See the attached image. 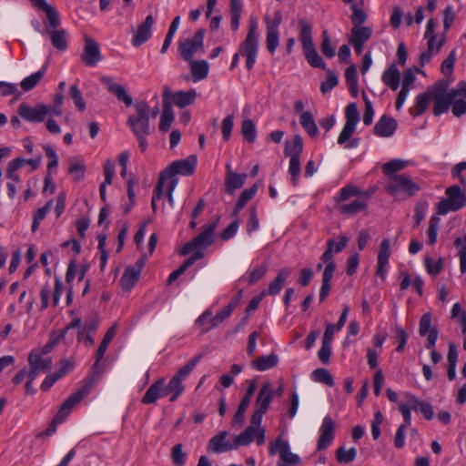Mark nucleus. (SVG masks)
<instances>
[{
	"label": "nucleus",
	"instance_id": "obj_1",
	"mask_svg": "<svg viewBox=\"0 0 466 466\" xmlns=\"http://www.w3.org/2000/svg\"><path fill=\"white\" fill-rule=\"evenodd\" d=\"M39 10L46 14V20L44 21L45 33L50 35L53 46L59 51H66L67 48V33L65 29H57L61 24L58 12L50 5H47Z\"/></svg>",
	"mask_w": 466,
	"mask_h": 466
},
{
	"label": "nucleus",
	"instance_id": "obj_2",
	"mask_svg": "<svg viewBox=\"0 0 466 466\" xmlns=\"http://www.w3.org/2000/svg\"><path fill=\"white\" fill-rule=\"evenodd\" d=\"M259 45V33L258 31V22L251 17L248 26V32L239 46V53L246 57V66L251 70L256 64Z\"/></svg>",
	"mask_w": 466,
	"mask_h": 466
},
{
	"label": "nucleus",
	"instance_id": "obj_3",
	"mask_svg": "<svg viewBox=\"0 0 466 466\" xmlns=\"http://www.w3.org/2000/svg\"><path fill=\"white\" fill-rule=\"evenodd\" d=\"M446 198L441 199L437 205V213L444 216L449 212H456L466 204V194L461 188L453 185L446 188Z\"/></svg>",
	"mask_w": 466,
	"mask_h": 466
},
{
	"label": "nucleus",
	"instance_id": "obj_4",
	"mask_svg": "<svg viewBox=\"0 0 466 466\" xmlns=\"http://www.w3.org/2000/svg\"><path fill=\"white\" fill-rule=\"evenodd\" d=\"M136 113L127 117V126L134 135L150 134V107L145 101H137L135 106Z\"/></svg>",
	"mask_w": 466,
	"mask_h": 466
},
{
	"label": "nucleus",
	"instance_id": "obj_5",
	"mask_svg": "<svg viewBox=\"0 0 466 466\" xmlns=\"http://www.w3.org/2000/svg\"><path fill=\"white\" fill-rule=\"evenodd\" d=\"M385 189L393 197L403 194L410 198L420 190V186L413 181L410 176L403 174L394 176L390 180H388Z\"/></svg>",
	"mask_w": 466,
	"mask_h": 466
},
{
	"label": "nucleus",
	"instance_id": "obj_6",
	"mask_svg": "<svg viewBox=\"0 0 466 466\" xmlns=\"http://www.w3.org/2000/svg\"><path fill=\"white\" fill-rule=\"evenodd\" d=\"M218 218L202 228V231L191 241L187 242L180 250L182 256H186L195 248L206 249L211 246L215 240L214 232L218 224Z\"/></svg>",
	"mask_w": 466,
	"mask_h": 466
},
{
	"label": "nucleus",
	"instance_id": "obj_7",
	"mask_svg": "<svg viewBox=\"0 0 466 466\" xmlns=\"http://www.w3.org/2000/svg\"><path fill=\"white\" fill-rule=\"evenodd\" d=\"M268 451L270 455L279 454L278 466H296L300 463L299 456L292 453L289 442L280 438L270 443Z\"/></svg>",
	"mask_w": 466,
	"mask_h": 466
},
{
	"label": "nucleus",
	"instance_id": "obj_8",
	"mask_svg": "<svg viewBox=\"0 0 466 466\" xmlns=\"http://www.w3.org/2000/svg\"><path fill=\"white\" fill-rule=\"evenodd\" d=\"M267 29L266 44L270 54H274L279 43V27L282 23V13L279 10L274 12V16H264Z\"/></svg>",
	"mask_w": 466,
	"mask_h": 466
},
{
	"label": "nucleus",
	"instance_id": "obj_9",
	"mask_svg": "<svg viewBox=\"0 0 466 466\" xmlns=\"http://www.w3.org/2000/svg\"><path fill=\"white\" fill-rule=\"evenodd\" d=\"M431 97L434 100L432 113L435 116H441L446 113L451 106L454 98L451 92L446 90V85L437 84L431 88Z\"/></svg>",
	"mask_w": 466,
	"mask_h": 466
},
{
	"label": "nucleus",
	"instance_id": "obj_10",
	"mask_svg": "<svg viewBox=\"0 0 466 466\" xmlns=\"http://www.w3.org/2000/svg\"><path fill=\"white\" fill-rule=\"evenodd\" d=\"M204 36L205 29L200 28L195 33L192 38L180 43L178 50L184 60L191 61L198 50L204 52Z\"/></svg>",
	"mask_w": 466,
	"mask_h": 466
},
{
	"label": "nucleus",
	"instance_id": "obj_11",
	"mask_svg": "<svg viewBox=\"0 0 466 466\" xmlns=\"http://www.w3.org/2000/svg\"><path fill=\"white\" fill-rule=\"evenodd\" d=\"M197 167V157L190 155L185 159L173 161L164 171V176L167 177L176 175L190 176L195 172Z\"/></svg>",
	"mask_w": 466,
	"mask_h": 466
},
{
	"label": "nucleus",
	"instance_id": "obj_12",
	"mask_svg": "<svg viewBox=\"0 0 466 466\" xmlns=\"http://www.w3.org/2000/svg\"><path fill=\"white\" fill-rule=\"evenodd\" d=\"M50 111V107L45 104H37L31 106L26 103H22L18 107L19 116L32 123L43 122Z\"/></svg>",
	"mask_w": 466,
	"mask_h": 466
},
{
	"label": "nucleus",
	"instance_id": "obj_13",
	"mask_svg": "<svg viewBox=\"0 0 466 466\" xmlns=\"http://www.w3.org/2000/svg\"><path fill=\"white\" fill-rule=\"evenodd\" d=\"M335 438V422L329 415L325 416L319 427L317 451L326 450Z\"/></svg>",
	"mask_w": 466,
	"mask_h": 466
},
{
	"label": "nucleus",
	"instance_id": "obj_14",
	"mask_svg": "<svg viewBox=\"0 0 466 466\" xmlns=\"http://www.w3.org/2000/svg\"><path fill=\"white\" fill-rule=\"evenodd\" d=\"M171 95V89L166 86L163 88V110L160 116L159 130L161 132H167L169 130L174 121V112L172 110L171 102L169 97Z\"/></svg>",
	"mask_w": 466,
	"mask_h": 466
},
{
	"label": "nucleus",
	"instance_id": "obj_15",
	"mask_svg": "<svg viewBox=\"0 0 466 466\" xmlns=\"http://www.w3.org/2000/svg\"><path fill=\"white\" fill-rule=\"evenodd\" d=\"M81 58L87 66H95L102 60L99 45L93 38L87 36L85 38Z\"/></svg>",
	"mask_w": 466,
	"mask_h": 466
},
{
	"label": "nucleus",
	"instance_id": "obj_16",
	"mask_svg": "<svg viewBox=\"0 0 466 466\" xmlns=\"http://www.w3.org/2000/svg\"><path fill=\"white\" fill-rule=\"evenodd\" d=\"M88 388L84 387L77 390L73 395L69 396L60 406L57 413L55 415L56 420L64 421L65 419L71 413L73 408L79 403L83 398L87 394Z\"/></svg>",
	"mask_w": 466,
	"mask_h": 466
},
{
	"label": "nucleus",
	"instance_id": "obj_17",
	"mask_svg": "<svg viewBox=\"0 0 466 466\" xmlns=\"http://www.w3.org/2000/svg\"><path fill=\"white\" fill-rule=\"evenodd\" d=\"M100 82L106 87L109 93L116 96L119 101L126 105V106H132V96L127 94L126 88L123 86L114 82L112 77L102 76L100 77Z\"/></svg>",
	"mask_w": 466,
	"mask_h": 466
},
{
	"label": "nucleus",
	"instance_id": "obj_18",
	"mask_svg": "<svg viewBox=\"0 0 466 466\" xmlns=\"http://www.w3.org/2000/svg\"><path fill=\"white\" fill-rule=\"evenodd\" d=\"M155 24V19L152 15H148L145 21L141 23L132 37V45L136 47L140 46L146 43L152 35V27Z\"/></svg>",
	"mask_w": 466,
	"mask_h": 466
},
{
	"label": "nucleus",
	"instance_id": "obj_19",
	"mask_svg": "<svg viewBox=\"0 0 466 466\" xmlns=\"http://www.w3.org/2000/svg\"><path fill=\"white\" fill-rule=\"evenodd\" d=\"M398 123L395 118L383 115L375 124L373 132L379 137H390L395 133Z\"/></svg>",
	"mask_w": 466,
	"mask_h": 466
},
{
	"label": "nucleus",
	"instance_id": "obj_20",
	"mask_svg": "<svg viewBox=\"0 0 466 466\" xmlns=\"http://www.w3.org/2000/svg\"><path fill=\"white\" fill-rule=\"evenodd\" d=\"M225 189L229 195H233L235 191L243 187L247 175L238 174L231 169L230 164L226 165Z\"/></svg>",
	"mask_w": 466,
	"mask_h": 466
},
{
	"label": "nucleus",
	"instance_id": "obj_21",
	"mask_svg": "<svg viewBox=\"0 0 466 466\" xmlns=\"http://www.w3.org/2000/svg\"><path fill=\"white\" fill-rule=\"evenodd\" d=\"M165 379L160 378L156 380L144 394L141 402L143 404H153L159 398L167 396V392L164 390Z\"/></svg>",
	"mask_w": 466,
	"mask_h": 466
},
{
	"label": "nucleus",
	"instance_id": "obj_22",
	"mask_svg": "<svg viewBox=\"0 0 466 466\" xmlns=\"http://www.w3.org/2000/svg\"><path fill=\"white\" fill-rule=\"evenodd\" d=\"M228 432L221 431L213 436L208 445V450L215 453H222L234 449V445L227 441Z\"/></svg>",
	"mask_w": 466,
	"mask_h": 466
},
{
	"label": "nucleus",
	"instance_id": "obj_23",
	"mask_svg": "<svg viewBox=\"0 0 466 466\" xmlns=\"http://www.w3.org/2000/svg\"><path fill=\"white\" fill-rule=\"evenodd\" d=\"M390 256V240L389 238H384L380 245L378 253V261H377V275L380 277H384L386 272V267L389 263V258Z\"/></svg>",
	"mask_w": 466,
	"mask_h": 466
},
{
	"label": "nucleus",
	"instance_id": "obj_24",
	"mask_svg": "<svg viewBox=\"0 0 466 466\" xmlns=\"http://www.w3.org/2000/svg\"><path fill=\"white\" fill-rule=\"evenodd\" d=\"M30 367L42 372L51 368L52 359L39 350H32L28 356Z\"/></svg>",
	"mask_w": 466,
	"mask_h": 466
},
{
	"label": "nucleus",
	"instance_id": "obj_25",
	"mask_svg": "<svg viewBox=\"0 0 466 466\" xmlns=\"http://www.w3.org/2000/svg\"><path fill=\"white\" fill-rule=\"evenodd\" d=\"M274 397V392L271 390V385L269 382L264 383L257 396L255 407L257 410L267 412L271 400Z\"/></svg>",
	"mask_w": 466,
	"mask_h": 466
},
{
	"label": "nucleus",
	"instance_id": "obj_26",
	"mask_svg": "<svg viewBox=\"0 0 466 466\" xmlns=\"http://www.w3.org/2000/svg\"><path fill=\"white\" fill-rule=\"evenodd\" d=\"M291 274V268L289 267L282 268L279 270L277 277L269 283L266 294L275 296L279 294L284 287L287 279Z\"/></svg>",
	"mask_w": 466,
	"mask_h": 466
},
{
	"label": "nucleus",
	"instance_id": "obj_27",
	"mask_svg": "<svg viewBox=\"0 0 466 466\" xmlns=\"http://www.w3.org/2000/svg\"><path fill=\"white\" fill-rule=\"evenodd\" d=\"M348 238L346 236L339 237V242L335 243L333 239H329L327 241V248L321 256V260L326 263V265L329 263H334L333 258V250L335 248L336 253L341 252L348 244Z\"/></svg>",
	"mask_w": 466,
	"mask_h": 466
},
{
	"label": "nucleus",
	"instance_id": "obj_28",
	"mask_svg": "<svg viewBox=\"0 0 466 466\" xmlns=\"http://www.w3.org/2000/svg\"><path fill=\"white\" fill-rule=\"evenodd\" d=\"M100 319L97 314H92L86 318L83 327L86 331V337L84 339V344L86 347H91L94 345L95 339L93 338L94 334L96 332Z\"/></svg>",
	"mask_w": 466,
	"mask_h": 466
},
{
	"label": "nucleus",
	"instance_id": "obj_29",
	"mask_svg": "<svg viewBox=\"0 0 466 466\" xmlns=\"http://www.w3.org/2000/svg\"><path fill=\"white\" fill-rule=\"evenodd\" d=\"M197 97V92L195 89H190L188 91H177L175 93L171 92L169 101L172 104H175L178 107H186L191 104H193Z\"/></svg>",
	"mask_w": 466,
	"mask_h": 466
},
{
	"label": "nucleus",
	"instance_id": "obj_30",
	"mask_svg": "<svg viewBox=\"0 0 466 466\" xmlns=\"http://www.w3.org/2000/svg\"><path fill=\"white\" fill-rule=\"evenodd\" d=\"M407 397L412 410L421 412L426 420H430L433 418V407L430 402L420 400L412 394H407Z\"/></svg>",
	"mask_w": 466,
	"mask_h": 466
},
{
	"label": "nucleus",
	"instance_id": "obj_31",
	"mask_svg": "<svg viewBox=\"0 0 466 466\" xmlns=\"http://www.w3.org/2000/svg\"><path fill=\"white\" fill-rule=\"evenodd\" d=\"M409 165V161L395 158L387 163H384L381 167L382 172L390 180L394 176H400V171L406 168Z\"/></svg>",
	"mask_w": 466,
	"mask_h": 466
},
{
	"label": "nucleus",
	"instance_id": "obj_32",
	"mask_svg": "<svg viewBox=\"0 0 466 466\" xmlns=\"http://www.w3.org/2000/svg\"><path fill=\"white\" fill-rule=\"evenodd\" d=\"M382 82L391 90L396 91L400 86V73L395 64H392L384 71L381 76Z\"/></svg>",
	"mask_w": 466,
	"mask_h": 466
},
{
	"label": "nucleus",
	"instance_id": "obj_33",
	"mask_svg": "<svg viewBox=\"0 0 466 466\" xmlns=\"http://www.w3.org/2000/svg\"><path fill=\"white\" fill-rule=\"evenodd\" d=\"M279 358L276 354L259 356L250 363L251 367L258 371H264L277 366Z\"/></svg>",
	"mask_w": 466,
	"mask_h": 466
},
{
	"label": "nucleus",
	"instance_id": "obj_34",
	"mask_svg": "<svg viewBox=\"0 0 466 466\" xmlns=\"http://www.w3.org/2000/svg\"><path fill=\"white\" fill-rule=\"evenodd\" d=\"M299 40L302 44L303 50L315 46L312 41V27L304 19L299 21Z\"/></svg>",
	"mask_w": 466,
	"mask_h": 466
},
{
	"label": "nucleus",
	"instance_id": "obj_35",
	"mask_svg": "<svg viewBox=\"0 0 466 466\" xmlns=\"http://www.w3.org/2000/svg\"><path fill=\"white\" fill-rule=\"evenodd\" d=\"M105 181L100 185L99 192L101 200L106 201V186L111 185L115 175V166L110 159H107L104 165Z\"/></svg>",
	"mask_w": 466,
	"mask_h": 466
},
{
	"label": "nucleus",
	"instance_id": "obj_36",
	"mask_svg": "<svg viewBox=\"0 0 466 466\" xmlns=\"http://www.w3.org/2000/svg\"><path fill=\"white\" fill-rule=\"evenodd\" d=\"M139 269H133V268L127 267L120 279L121 287L126 291H130L139 279Z\"/></svg>",
	"mask_w": 466,
	"mask_h": 466
},
{
	"label": "nucleus",
	"instance_id": "obj_37",
	"mask_svg": "<svg viewBox=\"0 0 466 466\" xmlns=\"http://www.w3.org/2000/svg\"><path fill=\"white\" fill-rule=\"evenodd\" d=\"M190 71L195 82L200 81L206 78L208 75V64L206 60L196 61L191 59Z\"/></svg>",
	"mask_w": 466,
	"mask_h": 466
},
{
	"label": "nucleus",
	"instance_id": "obj_38",
	"mask_svg": "<svg viewBox=\"0 0 466 466\" xmlns=\"http://www.w3.org/2000/svg\"><path fill=\"white\" fill-rule=\"evenodd\" d=\"M303 151V140L299 135H295L293 140L286 141L284 153L286 156L292 157H300Z\"/></svg>",
	"mask_w": 466,
	"mask_h": 466
},
{
	"label": "nucleus",
	"instance_id": "obj_39",
	"mask_svg": "<svg viewBox=\"0 0 466 466\" xmlns=\"http://www.w3.org/2000/svg\"><path fill=\"white\" fill-rule=\"evenodd\" d=\"M372 31L368 26L352 27L350 44H365L371 36Z\"/></svg>",
	"mask_w": 466,
	"mask_h": 466
},
{
	"label": "nucleus",
	"instance_id": "obj_40",
	"mask_svg": "<svg viewBox=\"0 0 466 466\" xmlns=\"http://www.w3.org/2000/svg\"><path fill=\"white\" fill-rule=\"evenodd\" d=\"M299 123L309 137H315L318 136L319 129L313 116L309 111H306L301 114Z\"/></svg>",
	"mask_w": 466,
	"mask_h": 466
},
{
	"label": "nucleus",
	"instance_id": "obj_41",
	"mask_svg": "<svg viewBox=\"0 0 466 466\" xmlns=\"http://www.w3.org/2000/svg\"><path fill=\"white\" fill-rule=\"evenodd\" d=\"M438 336H439V331L437 329V328H433L428 338H427V341L425 343V347L428 349V350H431V361L434 363V364H437L439 363L441 360V354L439 353L436 350H435V346H436V341L438 339Z\"/></svg>",
	"mask_w": 466,
	"mask_h": 466
},
{
	"label": "nucleus",
	"instance_id": "obj_42",
	"mask_svg": "<svg viewBox=\"0 0 466 466\" xmlns=\"http://www.w3.org/2000/svg\"><path fill=\"white\" fill-rule=\"evenodd\" d=\"M184 385L182 380L178 378L172 377L167 386L164 385V390L167 392V395L171 394L169 399L170 401H175L184 391Z\"/></svg>",
	"mask_w": 466,
	"mask_h": 466
},
{
	"label": "nucleus",
	"instance_id": "obj_43",
	"mask_svg": "<svg viewBox=\"0 0 466 466\" xmlns=\"http://www.w3.org/2000/svg\"><path fill=\"white\" fill-rule=\"evenodd\" d=\"M431 98H432L431 89L429 92L420 94L416 96L413 111L411 113L413 116H419L426 111Z\"/></svg>",
	"mask_w": 466,
	"mask_h": 466
},
{
	"label": "nucleus",
	"instance_id": "obj_44",
	"mask_svg": "<svg viewBox=\"0 0 466 466\" xmlns=\"http://www.w3.org/2000/svg\"><path fill=\"white\" fill-rule=\"evenodd\" d=\"M258 188V184H254L251 187L244 189L241 192L234 208L235 215L238 214V212L246 206V204L254 198Z\"/></svg>",
	"mask_w": 466,
	"mask_h": 466
},
{
	"label": "nucleus",
	"instance_id": "obj_45",
	"mask_svg": "<svg viewBox=\"0 0 466 466\" xmlns=\"http://www.w3.org/2000/svg\"><path fill=\"white\" fill-rule=\"evenodd\" d=\"M238 304V299L234 298L232 300L228 303L227 307H225L222 310H220L216 316L212 317L210 319V322L212 323V326H218L221 324L226 319H228L237 305Z\"/></svg>",
	"mask_w": 466,
	"mask_h": 466
},
{
	"label": "nucleus",
	"instance_id": "obj_46",
	"mask_svg": "<svg viewBox=\"0 0 466 466\" xmlns=\"http://www.w3.org/2000/svg\"><path fill=\"white\" fill-rule=\"evenodd\" d=\"M256 428L253 426H248L246 430H244L239 435L235 438L234 449H237L238 446H247L250 444L255 436Z\"/></svg>",
	"mask_w": 466,
	"mask_h": 466
},
{
	"label": "nucleus",
	"instance_id": "obj_47",
	"mask_svg": "<svg viewBox=\"0 0 466 466\" xmlns=\"http://www.w3.org/2000/svg\"><path fill=\"white\" fill-rule=\"evenodd\" d=\"M303 51L306 60L312 67L325 69L326 64L317 52L315 46Z\"/></svg>",
	"mask_w": 466,
	"mask_h": 466
},
{
	"label": "nucleus",
	"instance_id": "obj_48",
	"mask_svg": "<svg viewBox=\"0 0 466 466\" xmlns=\"http://www.w3.org/2000/svg\"><path fill=\"white\" fill-rule=\"evenodd\" d=\"M367 208V203L361 200H354L339 207V212L344 215L353 216Z\"/></svg>",
	"mask_w": 466,
	"mask_h": 466
},
{
	"label": "nucleus",
	"instance_id": "obj_49",
	"mask_svg": "<svg viewBox=\"0 0 466 466\" xmlns=\"http://www.w3.org/2000/svg\"><path fill=\"white\" fill-rule=\"evenodd\" d=\"M311 378L316 382L323 383L329 387L334 386L333 377L330 372L324 368L316 369L312 372Z\"/></svg>",
	"mask_w": 466,
	"mask_h": 466
},
{
	"label": "nucleus",
	"instance_id": "obj_50",
	"mask_svg": "<svg viewBox=\"0 0 466 466\" xmlns=\"http://www.w3.org/2000/svg\"><path fill=\"white\" fill-rule=\"evenodd\" d=\"M116 333V325H113L106 333L103 340L101 341L97 350H96V356L98 360H102L109 343L113 340L114 337Z\"/></svg>",
	"mask_w": 466,
	"mask_h": 466
},
{
	"label": "nucleus",
	"instance_id": "obj_51",
	"mask_svg": "<svg viewBox=\"0 0 466 466\" xmlns=\"http://www.w3.org/2000/svg\"><path fill=\"white\" fill-rule=\"evenodd\" d=\"M25 163V159L18 157L15 159H13L7 168V177L11 179V182L18 183L20 182V177L17 174V170L22 167Z\"/></svg>",
	"mask_w": 466,
	"mask_h": 466
},
{
	"label": "nucleus",
	"instance_id": "obj_52",
	"mask_svg": "<svg viewBox=\"0 0 466 466\" xmlns=\"http://www.w3.org/2000/svg\"><path fill=\"white\" fill-rule=\"evenodd\" d=\"M171 460L175 466H184L187 462V453L183 451V445L177 443L171 449Z\"/></svg>",
	"mask_w": 466,
	"mask_h": 466
},
{
	"label": "nucleus",
	"instance_id": "obj_53",
	"mask_svg": "<svg viewBox=\"0 0 466 466\" xmlns=\"http://www.w3.org/2000/svg\"><path fill=\"white\" fill-rule=\"evenodd\" d=\"M241 134L248 143H254L257 137L255 124L251 119H246L241 125Z\"/></svg>",
	"mask_w": 466,
	"mask_h": 466
},
{
	"label": "nucleus",
	"instance_id": "obj_54",
	"mask_svg": "<svg viewBox=\"0 0 466 466\" xmlns=\"http://www.w3.org/2000/svg\"><path fill=\"white\" fill-rule=\"evenodd\" d=\"M357 455V449L352 447L346 450L344 447H339L336 451V459L339 463H350L353 461Z\"/></svg>",
	"mask_w": 466,
	"mask_h": 466
},
{
	"label": "nucleus",
	"instance_id": "obj_55",
	"mask_svg": "<svg viewBox=\"0 0 466 466\" xmlns=\"http://www.w3.org/2000/svg\"><path fill=\"white\" fill-rule=\"evenodd\" d=\"M52 200H49L46 202V204L38 208L35 214H34V220H33V224H32V231L33 232H35L38 228H39V225H40V222L45 219L46 214L51 210L52 208Z\"/></svg>",
	"mask_w": 466,
	"mask_h": 466
},
{
	"label": "nucleus",
	"instance_id": "obj_56",
	"mask_svg": "<svg viewBox=\"0 0 466 466\" xmlns=\"http://www.w3.org/2000/svg\"><path fill=\"white\" fill-rule=\"evenodd\" d=\"M345 118V124L357 127V124L360 121V113L358 110V106L355 103H350L346 106Z\"/></svg>",
	"mask_w": 466,
	"mask_h": 466
},
{
	"label": "nucleus",
	"instance_id": "obj_57",
	"mask_svg": "<svg viewBox=\"0 0 466 466\" xmlns=\"http://www.w3.org/2000/svg\"><path fill=\"white\" fill-rule=\"evenodd\" d=\"M201 359V355H198L194 357L192 360H190L187 364H185L182 368H180L177 372L174 375V377L178 378L180 380L183 381L194 370V368L198 363L199 360Z\"/></svg>",
	"mask_w": 466,
	"mask_h": 466
},
{
	"label": "nucleus",
	"instance_id": "obj_58",
	"mask_svg": "<svg viewBox=\"0 0 466 466\" xmlns=\"http://www.w3.org/2000/svg\"><path fill=\"white\" fill-rule=\"evenodd\" d=\"M43 75H44V71L39 70V71L32 74L31 76L25 77L21 82L22 89L24 91H29V90L33 89L38 84V82L42 79Z\"/></svg>",
	"mask_w": 466,
	"mask_h": 466
},
{
	"label": "nucleus",
	"instance_id": "obj_59",
	"mask_svg": "<svg viewBox=\"0 0 466 466\" xmlns=\"http://www.w3.org/2000/svg\"><path fill=\"white\" fill-rule=\"evenodd\" d=\"M212 319V311L205 310L196 320V325L202 329V332L206 333L216 326H212L210 319Z\"/></svg>",
	"mask_w": 466,
	"mask_h": 466
},
{
	"label": "nucleus",
	"instance_id": "obj_60",
	"mask_svg": "<svg viewBox=\"0 0 466 466\" xmlns=\"http://www.w3.org/2000/svg\"><path fill=\"white\" fill-rule=\"evenodd\" d=\"M289 173L291 176V183L297 186L300 175V157H292L289 159Z\"/></svg>",
	"mask_w": 466,
	"mask_h": 466
},
{
	"label": "nucleus",
	"instance_id": "obj_61",
	"mask_svg": "<svg viewBox=\"0 0 466 466\" xmlns=\"http://www.w3.org/2000/svg\"><path fill=\"white\" fill-rule=\"evenodd\" d=\"M85 165L80 161H71L69 163L68 172L75 181H80L85 176Z\"/></svg>",
	"mask_w": 466,
	"mask_h": 466
},
{
	"label": "nucleus",
	"instance_id": "obj_62",
	"mask_svg": "<svg viewBox=\"0 0 466 466\" xmlns=\"http://www.w3.org/2000/svg\"><path fill=\"white\" fill-rule=\"evenodd\" d=\"M359 194L360 189L357 187L347 185L339 190V195L336 197V201L344 202L351 197H358Z\"/></svg>",
	"mask_w": 466,
	"mask_h": 466
},
{
	"label": "nucleus",
	"instance_id": "obj_63",
	"mask_svg": "<svg viewBox=\"0 0 466 466\" xmlns=\"http://www.w3.org/2000/svg\"><path fill=\"white\" fill-rule=\"evenodd\" d=\"M66 373V369H60L58 372L49 374L42 382L41 390L43 391H47L60 378L65 376Z\"/></svg>",
	"mask_w": 466,
	"mask_h": 466
},
{
	"label": "nucleus",
	"instance_id": "obj_64",
	"mask_svg": "<svg viewBox=\"0 0 466 466\" xmlns=\"http://www.w3.org/2000/svg\"><path fill=\"white\" fill-rule=\"evenodd\" d=\"M69 96L74 101V104L79 111H84L86 109V102L76 85H73L72 86H70Z\"/></svg>",
	"mask_w": 466,
	"mask_h": 466
}]
</instances>
